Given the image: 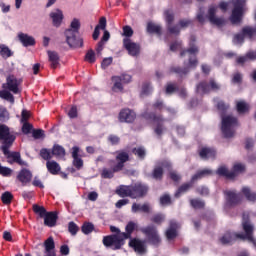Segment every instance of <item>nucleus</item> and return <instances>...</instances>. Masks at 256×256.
<instances>
[{"instance_id":"nucleus-1","label":"nucleus","mask_w":256,"mask_h":256,"mask_svg":"<svg viewBox=\"0 0 256 256\" xmlns=\"http://www.w3.org/2000/svg\"><path fill=\"white\" fill-rule=\"evenodd\" d=\"M15 139H17V136L10 132L7 125L0 124V141L2 143L1 151L7 159V163H9V165L17 163V165H20L21 167L26 166L27 163L21 159L20 152L9 151V149L13 147V143H15Z\"/></svg>"},{"instance_id":"nucleus-2","label":"nucleus","mask_w":256,"mask_h":256,"mask_svg":"<svg viewBox=\"0 0 256 256\" xmlns=\"http://www.w3.org/2000/svg\"><path fill=\"white\" fill-rule=\"evenodd\" d=\"M195 36L190 37L189 48L184 49L180 52V57H185V55H189L188 63L184 62V67L181 66H171L169 69V73H175L179 75V77H185V75H189L191 69H197V65H199V60L197 59V54L199 53V47L195 45L196 42Z\"/></svg>"},{"instance_id":"nucleus-3","label":"nucleus","mask_w":256,"mask_h":256,"mask_svg":"<svg viewBox=\"0 0 256 256\" xmlns=\"http://www.w3.org/2000/svg\"><path fill=\"white\" fill-rule=\"evenodd\" d=\"M136 228L137 224L130 221L125 227L126 232L104 236L102 239L104 247L113 249V251H119V249L125 245V240L131 239V235H133V231H135Z\"/></svg>"},{"instance_id":"nucleus-4","label":"nucleus","mask_w":256,"mask_h":256,"mask_svg":"<svg viewBox=\"0 0 256 256\" xmlns=\"http://www.w3.org/2000/svg\"><path fill=\"white\" fill-rule=\"evenodd\" d=\"M119 197H130V199H143L149 193L147 184L136 182L132 185L121 186L117 191Z\"/></svg>"},{"instance_id":"nucleus-5","label":"nucleus","mask_w":256,"mask_h":256,"mask_svg":"<svg viewBox=\"0 0 256 256\" xmlns=\"http://www.w3.org/2000/svg\"><path fill=\"white\" fill-rule=\"evenodd\" d=\"M141 117H143V119H145L146 121L154 122V133L158 137H161V135H163V132L167 131V128L165 127V117H163L162 114H157L155 112H149L146 110L141 114Z\"/></svg>"},{"instance_id":"nucleus-6","label":"nucleus","mask_w":256,"mask_h":256,"mask_svg":"<svg viewBox=\"0 0 256 256\" xmlns=\"http://www.w3.org/2000/svg\"><path fill=\"white\" fill-rule=\"evenodd\" d=\"M230 3L233 5L230 22L232 25H239V23L243 21V16L245 15L247 0H230Z\"/></svg>"},{"instance_id":"nucleus-7","label":"nucleus","mask_w":256,"mask_h":256,"mask_svg":"<svg viewBox=\"0 0 256 256\" xmlns=\"http://www.w3.org/2000/svg\"><path fill=\"white\" fill-rule=\"evenodd\" d=\"M212 173L213 172L209 169L198 171L192 176L190 182L184 183L180 187H178L177 191L174 194V197H176V199H179V197H181L183 193H187L190 189H192L195 181H197L198 179H203V177H206V175H211Z\"/></svg>"},{"instance_id":"nucleus-8","label":"nucleus","mask_w":256,"mask_h":256,"mask_svg":"<svg viewBox=\"0 0 256 256\" xmlns=\"http://www.w3.org/2000/svg\"><path fill=\"white\" fill-rule=\"evenodd\" d=\"M239 125V120L237 117L232 115L223 116L222 115V133L226 139H231L233 135H235V130L233 127H237Z\"/></svg>"},{"instance_id":"nucleus-9","label":"nucleus","mask_w":256,"mask_h":256,"mask_svg":"<svg viewBox=\"0 0 256 256\" xmlns=\"http://www.w3.org/2000/svg\"><path fill=\"white\" fill-rule=\"evenodd\" d=\"M221 91V84H219L214 78H210L209 81H201L196 85V93L200 95H209V93H217Z\"/></svg>"},{"instance_id":"nucleus-10","label":"nucleus","mask_w":256,"mask_h":256,"mask_svg":"<svg viewBox=\"0 0 256 256\" xmlns=\"http://www.w3.org/2000/svg\"><path fill=\"white\" fill-rule=\"evenodd\" d=\"M141 233L147 237L151 245H154L155 247H159V245H161V237L159 236V232L157 231V227H155V225H149L141 228Z\"/></svg>"},{"instance_id":"nucleus-11","label":"nucleus","mask_w":256,"mask_h":256,"mask_svg":"<svg viewBox=\"0 0 256 256\" xmlns=\"http://www.w3.org/2000/svg\"><path fill=\"white\" fill-rule=\"evenodd\" d=\"M245 37H248V39H253V37H256V28L251 26H244L241 30V33L234 35L233 43L236 45H243V43H245Z\"/></svg>"},{"instance_id":"nucleus-12","label":"nucleus","mask_w":256,"mask_h":256,"mask_svg":"<svg viewBox=\"0 0 256 256\" xmlns=\"http://www.w3.org/2000/svg\"><path fill=\"white\" fill-rule=\"evenodd\" d=\"M77 35H79V33L72 29L65 31L66 43L71 49H81V47H83V38Z\"/></svg>"},{"instance_id":"nucleus-13","label":"nucleus","mask_w":256,"mask_h":256,"mask_svg":"<svg viewBox=\"0 0 256 256\" xmlns=\"http://www.w3.org/2000/svg\"><path fill=\"white\" fill-rule=\"evenodd\" d=\"M164 19L168 33H170V35H180L181 29H179V25H173V21H175V13H173L172 10L164 11Z\"/></svg>"},{"instance_id":"nucleus-14","label":"nucleus","mask_w":256,"mask_h":256,"mask_svg":"<svg viewBox=\"0 0 256 256\" xmlns=\"http://www.w3.org/2000/svg\"><path fill=\"white\" fill-rule=\"evenodd\" d=\"M166 167H171V164L165 160L157 162L150 174V177L155 181H163V175H165L164 168Z\"/></svg>"},{"instance_id":"nucleus-15","label":"nucleus","mask_w":256,"mask_h":256,"mask_svg":"<svg viewBox=\"0 0 256 256\" xmlns=\"http://www.w3.org/2000/svg\"><path fill=\"white\" fill-rule=\"evenodd\" d=\"M207 19L211 25H216V27H223V25H225V18L217 17V6L215 5L209 6Z\"/></svg>"},{"instance_id":"nucleus-16","label":"nucleus","mask_w":256,"mask_h":256,"mask_svg":"<svg viewBox=\"0 0 256 256\" xmlns=\"http://www.w3.org/2000/svg\"><path fill=\"white\" fill-rule=\"evenodd\" d=\"M123 47L126 49V51H128V54L131 57H137L139 56V53H141V46L131 41L130 38L123 39Z\"/></svg>"},{"instance_id":"nucleus-17","label":"nucleus","mask_w":256,"mask_h":256,"mask_svg":"<svg viewBox=\"0 0 256 256\" xmlns=\"http://www.w3.org/2000/svg\"><path fill=\"white\" fill-rule=\"evenodd\" d=\"M118 119L120 123H133L137 119V114L129 108H124L119 112Z\"/></svg>"},{"instance_id":"nucleus-18","label":"nucleus","mask_w":256,"mask_h":256,"mask_svg":"<svg viewBox=\"0 0 256 256\" xmlns=\"http://www.w3.org/2000/svg\"><path fill=\"white\" fill-rule=\"evenodd\" d=\"M116 161L118 162L115 165V170L123 171L125 164L129 161V153L125 150L116 151Z\"/></svg>"},{"instance_id":"nucleus-19","label":"nucleus","mask_w":256,"mask_h":256,"mask_svg":"<svg viewBox=\"0 0 256 256\" xmlns=\"http://www.w3.org/2000/svg\"><path fill=\"white\" fill-rule=\"evenodd\" d=\"M224 195L226 196V203L229 207H235V205H239L242 201L241 194L235 191H225Z\"/></svg>"},{"instance_id":"nucleus-20","label":"nucleus","mask_w":256,"mask_h":256,"mask_svg":"<svg viewBox=\"0 0 256 256\" xmlns=\"http://www.w3.org/2000/svg\"><path fill=\"white\" fill-rule=\"evenodd\" d=\"M16 179L22 183V185H27V183H31V179H33V173L29 169L23 168L19 171Z\"/></svg>"},{"instance_id":"nucleus-21","label":"nucleus","mask_w":256,"mask_h":256,"mask_svg":"<svg viewBox=\"0 0 256 256\" xmlns=\"http://www.w3.org/2000/svg\"><path fill=\"white\" fill-rule=\"evenodd\" d=\"M129 247L134 249L136 253H139L140 255H143L145 253V242L141 241L138 238H132L129 241Z\"/></svg>"},{"instance_id":"nucleus-22","label":"nucleus","mask_w":256,"mask_h":256,"mask_svg":"<svg viewBox=\"0 0 256 256\" xmlns=\"http://www.w3.org/2000/svg\"><path fill=\"white\" fill-rule=\"evenodd\" d=\"M57 219H59V214L57 212H47L44 216V225L46 227H55V225H57Z\"/></svg>"},{"instance_id":"nucleus-23","label":"nucleus","mask_w":256,"mask_h":256,"mask_svg":"<svg viewBox=\"0 0 256 256\" xmlns=\"http://www.w3.org/2000/svg\"><path fill=\"white\" fill-rule=\"evenodd\" d=\"M238 233L226 231L223 236L219 239L222 245H231V243L237 241L239 237H237Z\"/></svg>"},{"instance_id":"nucleus-24","label":"nucleus","mask_w":256,"mask_h":256,"mask_svg":"<svg viewBox=\"0 0 256 256\" xmlns=\"http://www.w3.org/2000/svg\"><path fill=\"white\" fill-rule=\"evenodd\" d=\"M6 85L8 91H11L14 93V95H17L19 93V83L17 81V78L13 75H10L6 78Z\"/></svg>"},{"instance_id":"nucleus-25","label":"nucleus","mask_w":256,"mask_h":256,"mask_svg":"<svg viewBox=\"0 0 256 256\" xmlns=\"http://www.w3.org/2000/svg\"><path fill=\"white\" fill-rule=\"evenodd\" d=\"M72 159H73L72 163L78 171L80 169H83V159L79 157V147L77 146H74L72 148Z\"/></svg>"},{"instance_id":"nucleus-26","label":"nucleus","mask_w":256,"mask_h":256,"mask_svg":"<svg viewBox=\"0 0 256 256\" xmlns=\"http://www.w3.org/2000/svg\"><path fill=\"white\" fill-rule=\"evenodd\" d=\"M44 248H45V256H57L55 254V240H53V237H49L44 242Z\"/></svg>"},{"instance_id":"nucleus-27","label":"nucleus","mask_w":256,"mask_h":256,"mask_svg":"<svg viewBox=\"0 0 256 256\" xmlns=\"http://www.w3.org/2000/svg\"><path fill=\"white\" fill-rule=\"evenodd\" d=\"M152 109L154 111H158L159 113H162L163 111H168V113H173V108L165 106V102L161 99H157L152 104Z\"/></svg>"},{"instance_id":"nucleus-28","label":"nucleus","mask_w":256,"mask_h":256,"mask_svg":"<svg viewBox=\"0 0 256 256\" xmlns=\"http://www.w3.org/2000/svg\"><path fill=\"white\" fill-rule=\"evenodd\" d=\"M18 39L24 47H33V45H35V38H33V36H29L28 34L20 33L18 35Z\"/></svg>"},{"instance_id":"nucleus-29","label":"nucleus","mask_w":256,"mask_h":256,"mask_svg":"<svg viewBox=\"0 0 256 256\" xmlns=\"http://www.w3.org/2000/svg\"><path fill=\"white\" fill-rule=\"evenodd\" d=\"M201 159H215L217 157V151L213 148L204 147L199 151Z\"/></svg>"},{"instance_id":"nucleus-30","label":"nucleus","mask_w":256,"mask_h":256,"mask_svg":"<svg viewBox=\"0 0 256 256\" xmlns=\"http://www.w3.org/2000/svg\"><path fill=\"white\" fill-rule=\"evenodd\" d=\"M50 17L52 18V23L54 27H60L63 23V12L61 10H56V12H51Z\"/></svg>"},{"instance_id":"nucleus-31","label":"nucleus","mask_w":256,"mask_h":256,"mask_svg":"<svg viewBox=\"0 0 256 256\" xmlns=\"http://www.w3.org/2000/svg\"><path fill=\"white\" fill-rule=\"evenodd\" d=\"M241 193L245 197V199H247V201L255 203V201H256V192L252 191L249 188V186L242 187Z\"/></svg>"},{"instance_id":"nucleus-32","label":"nucleus","mask_w":256,"mask_h":256,"mask_svg":"<svg viewBox=\"0 0 256 256\" xmlns=\"http://www.w3.org/2000/svg\"><path fill=\"white\" fill-rule=\"evenodd\" d=\"M177 237V222L170 221L169 228L166 231V238L171 241Z\"/></svg>"},{"instance_id":"nucleus-33","label":"nucleus","mask_w":256,"mask_h":256,"mask_svg":"<svg viewBox=\"0 0 256 256\" xmlns=\"http://www.w3.org/2000/svg\"><path fill=\"white\" fill-rule=\"evenodd\" d=\"M46 168L48 169L51 175H59V172L61 171V166L54 160L47 161Z\"/></svg>"},{"instance_id":"nucleus-34","label":"nucleus","mask_w":256,"mask_h":256,"mask_svg":"<svg viewBox=\"0 0 256 256\" xmlns=\"http://www.w3.org/2000/svg\"><path fill=\"white\" fill-rule=\"evenodd\" d=\"M216 173L219 175V177H225L226 179H235L236 177L235 172L229 171V169H227L225 166H220Z\"/></svg>"},{"instance_id":"nucleus-35","label":"nucleus","mask_w":256,"mask_h":256,"mask_svg":"<svg viewBox=\"0 0 256 256\" xmlns=\"http://www.w3.org/2000/svg\"><path fill=\"white\" fill-rule=\"evenodd\" d=\"M48 58H49L51 68L57 69V67H59V61H60L59 53L55 51H48Z\"/></svg>"},{"instance_id":"nucleus-36","label":"nucleus","mask_w":256,"mask_h":256,"mask_svg":"<svg viewBox=\"0 0 256 256\" xmlns=\"http://www.w3.org/2000/svg\"><path fill=\"white\" fill-rule=\"evenodd\" d=\"M131 210H132V213H138V211H141L142 213H150L151 206H149V204L147 203H144L143 205L133 203Z\"/></svg>"},{"instance_id":"nucleus-37","label":"nucleus","mask_w":256,"mask_h":256,"mask_svg":"<svg viewBox=\"0 0 256 256\" xmlns=\"http://www.w3.org/2000/svg\"><path fill=\"white\" fill-rule=\"evenodd\" d=\"M121 170H116L115 165L109 169V168H103L101 172L102 179H113L115 177V173H119Z\"/></svg>"},{"instance_id":"nucleus-38","label":"nucleus","mask_w":256,"mask_h":256,"mask_svg":"<svg viewBox=\"0 0 256 256\" xmlns=\"http://www.w3.org/2000/svg\"><path fill=\"white\" fill-rule=\"evenodd\" d=\"M132 153L137 159H140V161L145 160V157H147V150H145L143 146L133 148Z\"/></svg>"},{"instance_id":"nucleus-39","label":"nucleus","mask_w":256,"mask_h":256,"mask_svg":"<svg viewBox=\"0 0 256 256\" xmlns=\"http://www.w3.org/2000/svg\"><path fill=\"white\" fill-rule=\"evenodd\" d=\"M146 31H147V33H150V34L155 33L156 35L161 36V26H159L153 22L147 23Z\"/></svg>"},{"instance_id":"nucleus-40","label":"nucleus","mask_w":256,"mask_h":256,"mask_svg":"<svg viewBox=\"0 0 256 256\" xmlns=\"http://www.w3.org/2000/svg\"><path fill=\"white\" fill-rule=\"evenodd\" d=\"M0 55L3 59H9V57H13V52L9 46L0 44Z\"/></svg>"},{"instance_id":"nucleus-41","label":"nucleus","mask_w":256,"mask_h":256,"mask_svg":"<svg viewBox=\"0 0 256 256\" xmlns=\"http://www.w3.org/2000/svg\"><path fill=\"white\" fill-rule=\"evenodd\" d=\"M32 210H33V212H34L36 215H39V217H40L41 219H44L45 216L47 215V209H45V207L40 206V205H38V204H34V205L32 206Z\"/></svg>"},{"instance_id":"nucleus-42","label":"nucleus","mask_w":256,"mask_h":256,"mask_svg":"<svg viewBox=\"0 0 256 256\" xmlns=\"http://www.w3.org/2000/svg\"><path fill=\"white\" fill-rule=\"evenodd\" d=\"M112 81L114 83L112 87V91H123V82L121 81V78L119 76H112Z\"/></svg>"},{"instance_id":"nucleus-43","label":"nucleus","mask_w":256,"mask_h":256,"mask_svg":"<svg viewBox=\"0 0 256 256\" xmlns=\"http://www.w3.org/2000/svg\"><path fill=\"white\" fill-rule=\"evenodd\" d=\"M81 231L84 233V235H90V233L95 231V225H93L91 222H84L81 226Z\"/></svg>"},{"instance_id":"nucleus-44","label":"nucleus","mask_w":256,"mask_h":256,"mask_svg":"<svg viewBox=\"0 0 256 256\" xmlns=\"http://www.w3.org/2000/svg\"><path fill=\"white\" fill-rule=\"evenodd\" d=\"M52 155L55 157H65V148L59 144H55L52 148Z\"/></svg>"},{"instance_id":"nucleus-45","label":"nucleus","mask_w":256,"mask_h":256,"mask_svg":"<svg viewBox=\"0 0 256 256\" xmlns=\"http://www.w3.org/2000/svg\"><path fill=\"white\" fill-rule=\"evenodd\" d=\"M0 99H4L5 101H9V103H15V96L11 94V92L7 90L0 91Z\"/></svg>"},{"instance_id":"nucleus-46","label":"nucleus","mask_w":256,"mask_h":256,"mask_svg":"<svg viewBox=\"0 0 256 256\" xmlns=\"http://www.w3.org/2000/svg\"><path fill=\"white\" fill-rule=\"evenodd\" d=\"M190 205L193 209H205V201L199 198L190 199Z\"/></svg>"},{"instance_id":"nucleus-47","label":"nucleus","mask_w":256,"mask_h":256,"mask_svg":"<svg viewBox=\"0 0 256 256\" xmlns=\"http://www.w3.org/2000/svg\"><path fill=\"white\" fill-rule=\"evenodd\" d=\"M236 110L239 115H243L244 113H247V111H249V105H247L245 101H239L236 104Z\"/></svg>"},{"instance_id":"nucleus-48","label":"nucleus","mask_w":256,"mask_h":256,"mask_svg":"<svg viewBox=\"0 0 256 256\" xmlns=\"http://www.w3.org/2000/svg\"><path fill=\"white\" fill-rule=\"evenodd\" d=\"M40 157H42L44 161H51V159H53V152L47 148H42L40 150Z\"/></svg>"},{"instance_id":"nucleus-49","label":"nucleus","mask_w":256,"mask_h":256,"mask_svg":"<svg viewBox=\"0 0 256 256\" xmlns=\"http://www.w3.org/2000/svg\"><path fill=\"white\" fill-rule=\"evenodd\" d=\"M1 201L4 205H11V202L13 201V194L9 191L4 192L1 196Z\"/></svg>"},{"instance_id":"nucleus-50","label":"nucleus","mask_w":256,"mask_h":256,"mask_svg":"<svg viewBox=\"0 0 256 256\" xmlns=\"http://www.w3.org/2000/svg\"><path fill=\"white\" fill-rule=\"evenodd\" d=\"M68 231L73 237H75V235L79 233V226L75 222L71 221L68 223Z\"/></svg>"},{"instance_id":"nucleus-51","label":"nucleus","mask_w":256,"mask_h":256,"mask_svg":"<svg viewBox=\"0 0 256 256\" xmlns=\"http://www.w3.org/2000/svg\"><path fill=\"white\" fill-rule=\"evenodd\" d=\"M150 221L156 225H161L165 221V216L162 213L155 214L151 217Z\"/></svg>"},{"instance_id":"nucleus-52","label":"nucleus","mask_w":256,"mask_h":256,"mask_svg":"<svg viewBox=\"0 0 256 256\" xmlns=\"http://www.w3.org/2000/svg\"><path fill=\"white\" fill-rule=\"evenodd\" d=\"M216 108L218 111H221L222 115H225L227 113V109H229V104L225 103L223 100H220L218 101Z\"/></svg>"},{"instance_id":"nucleus-53","label":"nucleus","mask_w":256,"mask_h":256,"mask_svg":"<svg viewBox=\"0 0 256 256\" xmlns=\"http://www.w3.org/2000/svg\"><path fill=\"white\" fill-rule=\"evenodd\" d=\"M85 61H87L88 63H95V61H97V59L95 58V51L93 49L87 51L85 55Z\"/></svg>"},{"instance_id":"nucleus-54","label":"nucleus","mask_w":256,"mask_h":256,"mask_svg":"<svg viewBox=\"0 0 256 256\" xmlns=\"http://www.w3.org/2000/svg\"><path fill=\"white\" fill-rule=\"evenodd\" d=\"M151 93H153V86H151V83H144L142 85V95H151Z\"/></svg>"},{"instance_id":"nucleus-55","label":"nucleus","mask_w":256,"mask_h":256,"mask_svg":"<svg viewBox=\"0 0 256 256\" xmlns=\"http://www.w3.org/2000/svg\"><path fill=\"white\" fill-rule=\"evenodd\" d=\"M13 170L9 167L2 166L0 163V175L2 177H11Z\"/></svg>"},{"instance_id":"nucleus-56","label":"nucleus","mask_w":256,"mask_h":256,"mask_svg":"<svg viewBox=\"0 0 256 256\" xmlns=\"http://www.w3.org/2000/svg\"><path fill=\"white\" fill-rule=\"evenodd\" d=\"M179 91V87H177L176 84L168 83L166 85V94L167 95H173V93Z\"/></svg>"},{"instance_id":"nucleus-57","label":"nucleus","mask_w":256,"mask_h":256,"mask_svg":"<svg viewBox=\"0 0 256 256\" xmlns=\"http://www.w3.org/2000/svg\"><path fill=\"white\" fill-rule=\"evenodd\" d=\"M122 35L125 37V39L133 37V28H131L129 25L124 26Z\"/></svg>"},{"instance_id":"nucleus-58","label":"nucleus","mask_w":256,"mask_h":256,"mask_svg":"<svg viewBox=\"0 0 256 256\" xmlns=\"http://www.w3.org/2000/svg\"><path fill=\"white\" fill-rule=\"evenodd\" d=\"M22 133L24 135H29V133H31V131H33V125L29 122H22Z\"/></svg>"},{"instance_id":"nucleus-59","label":"nucleus","mask_w":256,"mask_h":256,"mask_svg":"<svg viewBox=\"0 0 256 256\" xmlns=\"http://www.w3.org/2000/svg\"><path fill=\"white\" fill-rule=\"evenodd\" d=\"M189 25H193V20L181 19L178 22L179 29H187V27H189Z\"/></svg>"},{"instance_id":"nucleus-60","label":"nucleus","mask_w":256,"mask_h":256,"mask_svg":"<svg viewBox=\"0 0 256 256\" xmlns=\"http://www.w3.org/2000/svg\"><path fill=\"white\" fill-rule=\"evenodd\" d=\"M70 27L72 31H76V33H79V29H81V22H79V19L74 18L70 24Z\"/></svg>"},{"instance_id":"nucleus-61","label":"nucleus","mask_w":256,"mask_h":256,"mask_svg":"<svg viewBox=\"0 0 256 256\" xmlns=\"http://www.w3.org/2000/svg\"><path fill=\"white\" fill-rule=\"evenodd\" d=\"M108 141L111 145H119V143H121V138L115 134H110L108 136Z\"/></svg>"},{"instance_id":"nucleus-62","label":"nucleus","mask_w":256,"mask_h":256,"mask_svg":"<svg viewBox=\"0 0 256 256\" xmlns=\"http://www.w3.org/2000/svg\"><path fill=\"white\" fill-rule=\"evenodd\" d=\"M32 137L34 139H41L45 137V131L43 129H34L32 131Z\"/></svg>"},{"instance_id":"nucleus-63","label":"nucleus","mask_w":256,"mask_h":256,"mask_svg":"<svg viewBox=\"0 0 256 256\" xmlns=\"http://www.w3.org/2000/svg\"><path fill=\"white\" fill-rule=\"evenodd\" d=\"M196 19L198 21V23H200L201 25H203L205 23V11L203 10V8H200L197 15H196Z\"/></svg>"},{"instance_id":"nucleus-64","label":"nucleus","mask_w":256,"mask_h":256,"mask_svg":"<svg viewBox=\"0 0 256 256\" xmlns=\"http://www.w3.org/2000/svg\"><path fill=\"white\" fill-rule=\"evenodd\" d=\"M160 205H171V196L169 194H164L160 197Z\"/></svg>"}]
</instances>
